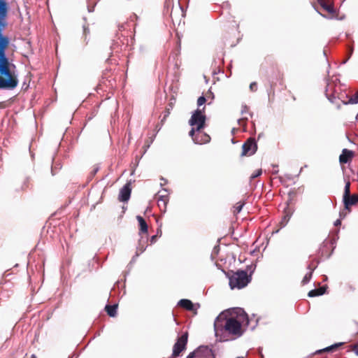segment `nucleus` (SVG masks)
I'll list each match as a JSON object with an SVG mask.
<instances>
[{"label": "nucleus", "mask_w": 358, "mask_h": 358, "mask_svg": "<svg viewBox=\"0 0 358 358\" xmlns=\"http://www.w3.org/2000/svg\"><path fill=\"white\" fill-rule=\"evenodd\" d=\"M10 43L8 36L0 31V89H14L18 84L17 78L11 70L15 65L10 63L6 55Z\"/></svg>", "instance_id": "f257e3e1"}, {"label": "nucleus", "mask_w": 358, "mask_h": 358, "mask_svg": "<svg viewBox=\"0 0 358 358\" xmlns=\"http://www.w3.org/2000/svg\"><path fill=\"white\" fill-rule=\"evenodd\" d=\"M214 329L215 336L223 341L240 337L243 334L241 322L236 317H227L224 313L216 318Z\"/></svg>", "instance_id": "f03ea898"}, {"label": "nucleus", "mask_w": 358, "mask_h": 358, "mask_svg": "<svg viewBox=\"0 0 358 358\" xmlns=\"http://www.w3.org/2000/svg\"><path fill=\"white\" fill-rule=\"evenodd\" d=\"M229 280V286L231 289H242L248 285L251 281V275H248V272L243 270H238L234 272L229 271L226 273Z\"/></svg>", "instance_id": "7ed1b4c3"}, {"label": "nucleus", "mask_w": 358, "mask_h": 358, "mask_svg": "<svg viewBox=\"0 0 358 358\" xmlns=\"http://www.w3.org/2000/svg\"><path fill=\"white\" fill-rule=\"evenodd\" d=\"M189 0H178V3L172 6L170 11V17L173 23L180 24L182 17H184V6Z\"/></svg>", "instance_id": "20e7f679"}, {"label": "nucleus", "mask_w": 358, "mask_h": 358, "mask_svg": "<svg viewBox=\"0 0 358 358\" xmlns=\"http://www.w3.org/2000/svg\"><path fill=\"white\" fill-rule=\"evenodd\" d=\"M204 109L205 107L203 108V110H196L189 120V124L194 127L195 130H201L205 127L206 118L203 114Z\"/></svg>", "instance_id": "39448f33"}, {"label": "nucleus", "mask_w": 358, "mask_h": 358, "mask_svg": "<svg viewBox=\"0 0 358 358\" xmlns=\"http://www.w3.org/2000/svg\"><path fill=\"white\" fill-rule=\"evenodd\" d=\"M188 341V332H185L181 336L178 337L173 347L172 358H176L180 353L186 349Z\"/></svg>", "instance_id": "423d86ee"}, {"label": "nucleus", "mask_w": 358, "mask_h": 358, "mask_svg": "<svg viewBox=\"0 0 358 358\" xmlns=\"http://www.w3.org/2000/svg\"><path fill=\"white\" fill-rule=\"evenodd\" d=\"M10 10L7 0H0V31H4L8 27V15Z\"/></svg>", "instance_id": "0eeeda50"}, {"label": "nucleus", "mask_w": 358, "mask_h": 358, "mask_svg": "<svg viewBox=\"0 0 358 358\" xmlns=\"http://www.w3.org/2000/svg\"><path fill=\"white\" fill-rule=\"evenodd\" d=\"M189 134L195 143L203 144L209 143L210 141V137L208 134L202 132L201 130H195L194 127L192 128Z\"/></svg>", "instance_id": "6e6552de"}, {"label": "nucleus", "mask_w": 358, "mask_h": 358, "mask_svg": "<svg viewBox=\"0 0 358 358\" xmlns=\"http://www.w3.org/2000/svg\"><path fill=\"white\" fill-rule=\"evenodd\" d=\"M257 149V143L254 138H249L242 146V152L241 155L251 156L255 153Z\"/></svg>", "instance_id": "1a4fd4ad"}, {"label": "nucleus", "mask_w": 358, "mask_h": 358, "mask_svg": "<svg viewBox=\"0 0 358 358\" xmlns=\"http://www.w3.org/2000/svg\"><path fill=\"white\" fill-rule=\"evenodd\" d=\"M155 199L157 200V205L161 211L166 212L167 204L169 201V193L166 190L159 192L156 196Z\"/></svg>", "instance_id": "9d476101"}, {"label": "nucleus", "mask_w": 358, "mask_h": 358, "mask_svg": "<svg viewBox=\"0 0 358 358\" xmlns=\"http://www.w3.org/2000/svg\"><path fill=\"white\" fill-rule=\"evenodd\" d=\"M130 186H131L130 182H127L120 189V194H119V197H118V199L120 201L124 202V201H127L129 199L130 195H131V189Z\"/></svg>", "instance_id": "9b49d317"}, {"label": "nucleus", "mask_w": 358, "mask_h": 358, "mask_svg": "<svg viewBox=\"0 0 358 358\" xmlns=\"http://www.w3.org/2000/svg\"><path fill=\"white\" fill-rule=\"evenodd\" d=\"M343 200L345 208L350 211L351 207L358 203V194H351Z\"/></svg>", "instance_id": "f8f14e48"}, {"label": "nucleus", "mask_w": 358, "mask_h": 358, "mask_svg": "<svg viewBox=\"0 0 358 358\" xmlns=\"http://www.w3.org/2000/svg\"><path fill=\"white\" fill-rule=\"evenodd\" d=\"M353 156L354 153L352 151L348 149H343L341 155L339 157V162L341 164H346L351 161Z\"/></svg>", "instance_id": "ddd939ff"}, {"label": "nucleus", "mask_w": 358, "mask_h": 358, "mask_svg": "<svg viewBox=\"0 0 358 358\" xmlns=\"http://www.w3.org/2000/svg\"><path fill=\"white\" fill-rule=\"evenodd\" d=\"M136 219L139 224L140 233L147 234L148 231V224H147L145 219L140 215H138L136 217Z\"/></svg>", "instance_id": "4468645a"}, {"label": "nucleus", "mask_w": 358, "mask_h": 358, "mask_svg": "<svg viewBox=\"0 0 358 358\" xmlns=\"http://www.w3.org/2000/svg\"><path fill=\"white\" fill-rule=\"evenodd\" d=\"M326 289H327L326 286H323V287H320L317 289H312L308 293V296L309 297H315V296H321L326 292Z\"/></svg>", "instance_id": "2eb2a0df"}, {"label": "nucleus", "mask_w": 358, "mask_h": 358, "mask_svg": "<svg viewBox=\"0 0 358 358\" xmlns=\"http://www.w3.org/2000/svg\"><path fill=\"white\" fill-rule=\"evenodd\" d=\"M178 305L187 310H194V304L189 299H181L179 301Z\"/></svg>", "instance_id": "dca6fc26"}, {"label": "nucleus", "mask_w": 358, "mask_h": 358, "mask_svg": "<svg viewBox=\"0 0 358 358\" xmlns=\"http://www.w3.org/2000/svg\"><path fill=\"white\" fill-rule=\"evenodd\" d=\"M334 86V83H329L327 85V89H326V95L327 96L328 99L331 102H334V99L336 98V95H335L336 92H332Z\"/></svg>", "instance_id": "f3484780"}, {"label": "nucleus", "mask_w": 358, "mask_h": 358, "mask_svg": "<svg viewBox=\"0 0 358 358\" xmlns=\"http://www.w3.org/2000/svg\"><path fill=\"white\" fill-rule=\"evenodd\" d=\"M117 304L106 305L105 310L110 317H115L117 314Z\"/></svg>", "instance_id": "a211bd4d"}, {"label": "nucleus", "mask_w": 358, "mask_h": 358, "mask_svg": "<svg viewBox=\"0 0 358 358\" xmlns=\"http://www.w3.org/2000/svg\"><path fill=\"white\" fill-rule=\"evenodd\" d=\"M319 3L321 6L322 8H324L326 11H327L329 13H334V8L332 5L329 4L324 0H319Z\"/></svg>", "instance_id": "6ab92c4d"}, {"label": "nucleus", "mask_w": 358, "mask_h": 358, "mask_svg": "<svg viewBox=\"0 0 358 358\" xmlns=\"http://www.w3.org/2000/svg\"><path fill=\"white\" fill-rule=\"evenodd\" d=\"M308 269L310 270V271L305 275V276L303 277V278L301 281V284L303 285L307 284L310 280V279L312 278L313 271L314 270V268L311 267L310 265V266H308Z\"/></svg>", "instance_id": "aec40b11"}, {"label": "nucleus", "mask_w": 358, "mask_h": 358, "mask_svg": "<svg viewBox=\"0 0 358 358\" xmlns=\"http://www.w3.org/2000/svg\"><path fill=\"white\" fill-rule=\"evenodd\" d=\"M342 343H336L334 345H332L331 346H329L322 350L319 351V353H321L322 352H333L337 350L341 345H342Z\"/></svg>", "instance_id": "412c9836"}, {"label": "nucleus", "mask_w": 358, "mask_h": 358, "mask_svg": "<svg viewBox=\"0 0 358 358\" xmlns=\"http://www.w3.org/2000/svg\"><path fill=\"white\" fill-rule=\"evenodd\" d=\"M350 195H351L350 194V182H346V184L345 185L343 199L348 197Z\"/></svg>", "instance_id": "4be33fe9"}, {"label": "nucleus", "mask_w": 358, "mask_h": 358, "mask_svg": "<svg viewBox=\"0 0 358 358\" xmlns=\"http://www.w3.org/2000/svg\"><path fill=\"white\" fill-rule=\"evenodd\" d=\"M243 205H244V203H242V202L236 203V205L234 206V213H240L243 208Z\"/></svg>", "instance_id": "5701e85b"}, {"label": "nucleus", "mask_w": 358, "mask_h": 358, "mask_svg": "<svg viewBox=\"0 0 358 358\" xmlns=\"http://www.w3.org/2000/svg\"><path fill=\"white\" fill-rule=\"evenodd\" d=\"M272 67H273V70L276 71V78H278L279 79H282V74L281 73V72H280V71L279 69V67L277 65V64H273Z\"/></svg>", "instance_id": "b1692460"}, {"label": "nucleus", "mask_w": 358, "mask_h": 358, "mask_svg": "<svg viewBox=\"0 0 358 358\" xmlns=\"http://www.w3.org/2000/svg\"><path fill=\"white\" fill-rule=\"evenodd\" d=\"M262 173V170L261 169H257V170H255L252 174L250 176V179L251 180H253L256 178H257L258 176H261Z\"/></svg>", "instance_id": "393cba45"}, {"label": "nucleus", "mask_w": 358, "mask_h": 358, "mask_svg": "<svg viewBox=\"0 0 358 358\" xmlns=\"http://www.w3.org/2000/svg\"><path fill=\"white\" fill-rule=\"evenodd\" d=\"M296 196V192L295 190L290 191L288 194L289 202L291 203L292 201V200L294 199Z\"/></svg>", "instance_id": "a878e982"}, {"label": "nucleus", "mask_w": 358, "mask_h": 358, "mask_svg": "<svg viewBox=\"0 0 358 358\" xmlns=\"http://www.w3.org/2000/svg\"><path fill=\"white\" fill-rule=\"evenodd\" d=\"M206 101V98L203 96L199 97L197 100V104L199 106L203 105Z\"/></svg>", "instance_id": "bb28decb"}, {"label": "nucleus", "mask_w": 358, "mask_h": 358, "mask_svg": "<svg viewBox=\"0 0 358 358\" xmlns=\"http://www.w3.org/2000/svg\"><path fill=\"white\" fill-rule=\"evenodd\" d=\"M348 103H350L351 104L357 103H358V97L356 95L350 97V99L348 101Z\"/></svg>", "instance_id": "cd10ccee"}, {"label": "nucleus", "mask_w": 358, "mask_h": 358, "mask_svg": "<svg viewBox=\"0 0 358 358\" xmlns=\"http://www.w3.org/2000/svg\"><path fill=\"white\" fill-rule=\"evenodd\" d=\"M250 89L252 92H256L257 90V84L256 82H253L250 85Z\"/></svg>", "instance_id": "c85d7f7f"}, {"label": "nucleus", "mask_w": 358, "mask_h": 358, "mask_svg": "<svg viewBox=\"0 0 358 358\" xmlns=\"http://www.w3.org/2000/svg\"><path fill=\"white\" fill-rule=\"evenodd\" d=\"M352 350L358 356V344H355L352 346Z\"/></svg>", "instance_id": "c756f323"}, {"label": "nucleus", "mask_w": 358, "mask_h": 358, "mask_svg": "<svg viewBox=\"0 0 358 358\" xmlns=\"http://www.w3.org/2000/svg\"><path fill=\"white\" fill-rule=\"evenodd\" d=\"M157 235H154L151 237L150 238V243H155L156 240H157Z\"/></svg>", "instance_id": "7c9ffc66"}, {"label": "nucleus", "mask_w": 358, "mask_h": 358, "mask_svg": "<svg viewBox=\"0 0 358 358\" xmlns=\"http://www.w3.org/2000/svg\"><path fill=\"white\" fill-rule=\"evenodd\" d=\"M208 355H210V357H212V358H215V357H214V355H213V351H212L211 350H209L208 351Z\"/></svg>", "instance_id": "2f4dec72"}, {"label": "nucleus", "mask_w": 358, "mask_h": 358, "mask_svg": "<svg viewBox=\"0 0 358 358\" xmlns=\"http://www.w3.org/2000/svg\"><path fill=\"white\" fill-rule=\"evenodd\" d=\"M194 355H195V353L194 352H191L187 357V358H194Z\"/></svg>", "instance_id": "473e14b6"}, {"label": "nucleus", "mask_w": 358, "mask_h": 358, "mask_svg": "<svg viewBox=\"0 0 358 358\" xmlns=\"http://www.w3.org/2000/svg\"><path fill=\"white\" fill-rule=\"evenodd\" d=\"M169 114H170L169 109H167L166 110V113L164 116V120L166 119V117H168L169 115Z\"/></svg>", "instance_id": "72a5a7b5"}, {"label": "nucleus", "mask_w": 358, "mask_h": 358, "mask_svg": "<svg viewBox=\"0 0 358 358\" xmlns=\"http://www.w3.org/2000/svg\"><path fill=\"white\" fill-rule=\"evenodd\" d=\"M352 52H353V48H351L350 50V55H351L352 54Z\"/></svg>", "instance_id": "f704fd0d"}, {"label": "nucleus", "mask_w": 358, "mask_h": 358, "mask_svg": "<svg viewBox=\"0 0 358 358\" xmlns=\"http://www.w3.org/2000/svg\"><path fill=\"white\" fill-rule=\"evenodd\" d=\"M284 219L288 220L289 219V217H288V215H287L284 217Z\"/></svg>", "instance_id": "c9c22d12"}, {"label": "nucleus", "mask_w": 358, "mask_h": 358, "mask_svg": "<svg viewBox=\"0 0 358 358\" xmlns=\"http://www.w3.org/2000/svg\"><path fill=\"white\" fill-rule=\"evenodd\" d=\"M30 358H37L35 355H32Z\"/></svg>", "instance_id": "e433bc0d"}, {"label": "nucleus", "mask_w": 358, "mask_h": 358, "mask_svg": "<svg viewBox=\"0 0 358 358\" xmlns=\"http://www.w3.org/2000/svg\"><path fill=\"white\" fill-rule=\"evenodd\" d=\"M166 6L167 9H169L168 1L166 2Z\"/></svg>", "instance_id": "4c0bfd02"}, {"label": "nucleus", "mask_w": 358, "mask_h": 358, "mask_svg": "<svg viewBox=\"0 0 358 358\" xmlns=\"http://www.w3.org/2000/svg\"><path fill=\"white\" fill-rule=\"evenodd\" d=\"M84 32H85V34H86L87 33H88V31H87V29H85Z\"/></svg>", "instance_id": "58836bf2"}, {"label": "nucleus", "mask_w": 358, "mask_h": 358, "mask_svg": "<svg viewBox=\"0 0 358 358\" xmlns=\"http://www.w3.org/2000/svg\"><path fill=\"white\" fill-rule=\"evenodd\" d=\"M84 32H85V34H86L87 33H88V31H87V29H85Z\"/></svg>", "instance_id": "ea45409f"}, {"label": "nucleus", "mask_w": 358, "mask_h": 358, "mask_svg": "<svg viewBox=\"0 0 358 358\" xmlns=\"http://www.w3.org/2000/svg\"><path fill=\"white\" fill-rule=\"evenodd\" d=\"M237 358H243V357H237Z\"/></svg>", "instance_id": "a19ab883"}]
</instances>
